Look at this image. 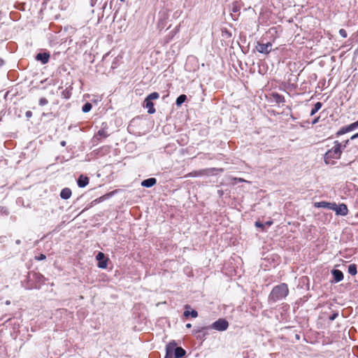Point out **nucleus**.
Returning a JSON list of instances; mask_svg holds the SVG:
<instances>
[{
  "label": "nucleus",
  "instance_id": "f257e3e1",
  "mask_svg": "<svg viewBox=\"0 0 358 358\" xmlns=\"http://www.w3.org/2000/svg\"><path fill=\"white\" fill-rule=\"evenodd\" d=\"M343 151L342 150L341 143L338 141L334 142V146L329 149L324 155V162L327 165H334V159H339Z\"/></svg>",
  "mask_w": 358,
  "mask_h": 358
},
{
  "label": "nucleus",
  "instance_id": "f03ea898",
  "mask_svg": "<svg viewBox=\"0 0 358 358\" xmlns=\"http://www.w3.org/2000/svg\"><path fill=\"white\" fill-rule=\"evenodd\" d=\"M288 294L289 289L286 283H281L272 289L268 296V301L275 303L285 299Z\"/></svg>",
  "mask_w": 358,
  "mask_h": 358
},
{
  "label": "nucleus",
  "instance_id": "7ed1b4c3",
  "mask_svg": "<svg viewBox=\"0 0 358 358\" xmlns=\"http://www.w3.org/2000/svg\"><path fill=\"white\" fill-rule=\"evenodd\" d=\"M185 354L186 351L181 347H177L174 341L166 346L165 358H182Z\"/></svg>",
  "mask_w": 358,
  "mask_h": 358
},
{
  "label": "nucleus",
  "instance_id": "20e7f679",
  "mask_svg": "<svg viewBox=\"0 0 358 358\" xmlns=\"http://www.w3.org/2000/svg\"><path fill=\"white\" fill-rule=\"evenodd\" d=\"M229 327V322L227 320L224 318H220L215 322H214L209 327H199L197 329H195L194 330V333H201L203 332V330L208 329H213L219 331H223L227 329Z\"/></svg>",
  "mask_w": 358,
  "mask_h": 358
},
{
  "label": "nucleus",
  "instance_id": "39448f33",
  "mask_svg": "<svg viewBox=\"0 0 358 358\" xmlns=\"http://www.w3.org/2000/svg\"><path fill=\"white\" fill-rule=\"evenodd\" d=\"M358 128V122L356 121L350 124L342 127L336 133V136L338 137L341 135H343L346 133L354 131Z\"/></svg>",
  "mask_w": 358,
  "mask_h": 358
},
{
  "label": "nucleus",
  "instance_id": "423d86ee",
  "mask_svg": "<svg viewBox=\"0 0 358 358\" xmlns=\"http://www.w3.org/2000/svg\"><path fill=\"white\" fill-rule=\"evenodd\" d=\"M358 128V122L356 121L350 124L342 127L336 133V136L338 137L341 135H343L346 133L354 131Z\"/></svg>",
  "mask_w": 358,
  "mask_h": 358
},
{
  "label": "nucleus",
  "instance_id": "0eeeda50",
  "mask_svg": "<svg viewBox=\"0 0 358 358\" xmlns=\"http://www.w3.org/2000/svg\"><path fill=\"white\" fill-rule=\"evenodd\" d=\"M331 210H334L336 214L338 215H347L348 213V209L345 204L341 203L338 206L335 203H333L332 207H331Z\"/></svg>",
  "mask_w": 358,
  "mask_h": 358
},
{
  "label": "nucleus",
  "instance_id": "6e6552de",
  "mask_svg": "<svg viewBox=\"0 0 358 358\" xmlns=\"http://www.w3.org/2000/svg\"><path fill=\"white\" fill-rule=\"evenodd\" d=\"M272 44L270 42L266 43H258L256 46L257 50L263 54H268L271 51Z\"/></svg>",
  "mask_w": 358,
  "mask_h": 358
},
{
  "label": "nucleus",
  "instance_id": "1a4fd4ad",
  "mask_svg": "<svg viewBox=\"0 0 358 358\" xmlns=\"http://www.w3.org/2000/svg\"><path fill=\"white\" fill-rule=\"evenodd\" d=\"M96 259L98 261V267L101 268H106L107 267V262L108 259L106 258L105 255L99 252L96 256Z\"/></svg>",
  "mask_w": 358,
  "mask_h": 358
},
{
  "label": "nucleus",
  "instance_id": "9d476101",
  "mask_svg": "<svg viewBox=\"0 0 358 358\" xmlns=\"http://www.w3.org/2000/svg\"><path fill=\"white\" fill-rule=\"evenodd\" d=\"M331 274L333 275V280H331V282H338L343 279V273L338 269H333L331 271Z\"/></svg>",
  "mask_w": 358,
  "mask_h": 358
},
{
  "label": "nucleus",
  "instance_id": "9b49d317",
  "mask_svg": "<svg viewBox=\"0 0 358 358\" xmlns=\"http://www.w3.org/2000/svg\"><path fill=\"white\" fill-rule=\"evenodd\" d=\"M36 59L40 61L43 64H47L50 59V54L48 52H40L36 56Z\"/></svg>",
  "mask_w": 358,
  "mask_h": 358
},
{
  "label": "nucleus",
  "instance_id": "f8f14e48",
  "mask_svg": "<svg viewBox=\"0 0 358 358\" xmlns=\"http://www.w3.org/2000/svg\"><path fill=\"white\" fill-rule=\"evenodd\" d=\"M143 106L148 108V113L149 114H153L156 111L154 107V103L149 99L144 100Z\"/></svg>",
  "mask_w": 358,
  "mask_h": 358
},
{
  "label": "nucleus",
  "instance_id": "ddd939ff",
  "mask_svg": "<svg viewBox=\"0 0 358 358\" xmlns=\"http://www.w3.org/2000/svg\"><path fill=\"white\" fill-rule=\"evenodd\" d=\"M78 185L80 187H86L89 183V178L87 176H85L83 175H80L77 180Z\"/></svg>",
  "mask_w": 358,
  "mask_h": 358
},
{
  "label": "nucleus",
  "instance_id": "4468645a",
  "mask_svg": "<svg viewBox=\"0 0 358 358\" xmlns=\"http://www.w3.org/2000/svg\"><path fill=\"white\" fill-rule=\"evenodd\" d=\"M157 183V180L155 178H150L141 182V185L145 187H151Z\"/></svg>",
  "mask_w": 358,
  "mask_h": 358
},
{
  "label": "nucleus",
  "instance_id": "2eb2a0df",
  "mask_svg": "<svg viewBox=\"0 0 358 358\" xmlns=\"http://www.w3.org/2000/svg\"><path fill=\"white\" fill-rule=\"evenodd\" d=\"M71 194H72V192H71V189H69L68 187H65V188L62 189L60 192V196L63 199H69L71 197Z\"/></svg>",
  "mask_w": 358,
  "mask_h": 358
},
{
  "label": "nucleus",
  "instance_id": "dca6fc26",
  "mask_svg": "<svg viewBox=\"0 0 358 358\" xmlns=\"http://www.w3.org/2000/svg\"><path fill=\"white\" fill-rule=\"evenodd\" d=\"M108 136V134L104 128H102L98 131L96 134L94 136V139H97L99 141L101 138H106Z\"/></svg>",
  "mask_w": 358,
  "mask_h": 358
},
{
  "label": "nucleus",
  "instance_id": "f3484780",
  "mask_svg": "<svg viewBox=\"0 0 358 358\" xmlns=\"http://www.w3.org/2000/svg\"><path fill=\"white\" fill-rule=\"evenodd\" d=\"M206 173V171L204 170H200V171H195L189 173L188 174L185 175V178L187 177H199L204 175Z\"/></svg>",
  "mask_w": 358,
  "mask_h": 358
},
{
  "label": "nucleus",
  "instance_id": "a211bd4d",
  "mask_svg": "<svg viewBox=\"0 0 358 358\" xmlns=\"http://www.w3.org/2000/svg\"><path fill=\"white\" fill-rule=\"evenodd\" d=\"M333 203H329L326 201H321L315 203V206L318 208H327L331 209L332 207Z\"/></svg>",
  "mask_w": 358,
  "mask_h": 358
},
{
  "label": "nucleus",
  "instance_id": "6ab92c4d",
  "mask_svg": "<svg viewBox=\"0 0 358 358\" xmlns=\"http://www.w3.org/2000/svg\"><path fill=\"white\" fill-rule=\"evenodd\" d=\"M322 106V103L321 102H317L315 103L313 108H312L310 115H314Z\"/></svg>",
  "mask_w": 358,
  "mask_h": 358
},
{
  "label": "nucleus",
  "instance_id": "aec40b11",
  "mask_svg": "<svg viewBox=\"0 0 358 358\" xmlns=\"http://www.w3.org/2000/svg\"><path fill=\"white\" fill-rule=\"evenodd\" d=\"M187 100V96L185 94L180 95L176 101L177 106H180Z\"/></svg>",
  "mask_w": 358,
  "mask_h": 358
},
{
  "label": "nucleus",
  "instance_id": "412c9836",
  "mask_svg": "<svg viewBox=\"0 0 358 358\" xmlns=\"http://www.w3.org/2000/svg\"><path fill=\"white\" fill-rule=\"evenodd\" d=\"M348 271L350 275H355L357 273V265L355 264H350Z\"/></svg>",
  "mask_w": 358,
  "mask_h": 358
},
{
  "label": "nucleus",
  "instance_id": "4be33fe9",
  "mask_svg": "<svg viewBox=\"0 0 358 358\" xmlns=\"http://www.w3.org/2000/svg\"><path fill=\"white\" fill-rule=\"evenodd\" d=\"M185 317H189V315L194 318L198 316V313L195 310H192V311L185 310L183 313Z\"/></svg>",
  "mask_w": 358,
  "mask_h": 358
},
{
  "label": "nucleus",
  "instance_id": "5701e85b",
  "mask_svg": "<svg viewBox=\"0 0 358 358\" xmlns=\"http://www.w3.org/2000/svg\"><path fill=\"white\" fill-rule=\"evenodd\" d=\"M92 108V103L87 102L83 105V106L82 108V111L85 113H88L91 110Z\"/></svg>",
  "mask_w": 358,
  "mask_h": 358
},
{
  "label": "nucleus",
  "instance_id": "b1692460",
  "mask_svg": "<svg viewBox=\"0 0 358 358\" xmlns=\"http://www.w3.org/2000/svg\"><path fill=\"white\" fill-rule=\"evenodd\" d=\"M159 95L157 92H152L145 99H149L152 101V100L157 99Z\"/></svg>",
  "mask_w": 358,
  "mask_h": 358
},
{
  "label": "nucleus",
  "instance_id": "393cba45",
  "mask_svg": "<svg viewBox=\"0 0 358 358\" xmlns=\"http://www.w3.org/2000/svg\"><path fill=\"white\" fill-rule=\"evenodd\" d=\"M352 152V150L350 149V150H348L345 151V155L348 156V159H350V163L352 162L355 161L357 155H353L352 156H350V153Z\"/></svg>",
  "mask_w": 358,
  "mask_h": 358
},
{
  "label": "nucleus",
  "instance_id": "a878e982",
  "mask_svg": "<svg viewBox=\"0 0 358 358\" xmlns=\"http://www.w3.org/2000/svg\"><path fill=\"white\" fill-rule=\"evenodd\" d=\"M273 97L275 99V101L278 103L284 102L285 101L284 96L277 93L273 94Z\"/></svg>",
  "mask_w": 358,
  "mask_h": 358
},
{
  "label": "nucleus",
  "instance_id": "bb28decb",
  "mask_svg": "<svg viewBox=\"0 0 358 358\" xmlns=\"http://www.w3.org/2000/svg\"><path fill=\"white\" fill-rule=\"evenodd\" d=\"M48 103V101L46 98L42 97L39 99V105L40 106H45Z\"/></svg>",
  "mask_w": 358,
  "mask_h": 358
},
{
  "label": "nucleus",
  "instance_id": "cd10ccee",
  "mask_svg": "<svg viewBox=\"0 0 358 358\" xmlns=\"http://www.w3.org/2000/svg\"><path fill=\"white\" fill-rule=\"evenodd\" d=\"M339 34L343 38H346L348 36L347 31L344 29H341L339 30Z\"/></svg>",
  "mask_w": 358,
  "mask_h": 358
},
{
  "label": "nucleus",
  "instance_id": "c85d7f7f",
  "mask_svg": "<svg viewBox=\"0 0 358 358\" xmlns=\"http://www.w3.org/2000/svg\"><path fill=\"white\" fill-rule=\"evenodd\" d=\"M338 316V312L334 313L332 315H331L329 317V320L333 321Z\"/></svg>",
  "mask_w": 358,
  "mask_h": 358
},
{
  "label": "nucleus",
  "instance_id": "c756f323",
  "mask_svg": "<svg viewBox=\"0 0 358 358\" xmlns=\"http://www.w3.org/2000/svg\"><path fill=\"white\" fill-rule=\"evenodd\" d=\"M350 139H347L345 140V141H343V143H341V147H342V150L343 151L345 150V148H346L347 145L348 144L349 141H350Z\"/></svg>",
  "mask_w": 358,
  "mask_h": 358
},
{
  "label": "nucleus",
  "instance_id": "7c9ffc66",
  "mask_svg": "<svg viewBox=\"0 0 358 358\" xmlns=\"http://www.w3.org/2000/svg\"><path fill=\"white\" fill-rule=\"evenodd\" d=\"M255 227L264 229V224L259 221L255 222Z\"/></svg>",
  "mask_w": 358,
  "mask_h": 358
},
{
  "label": "nucleus",
  "instance_id": "2f4dec72",
  "mask_svg": "<svg viewBox=\"0 0 358 358\" xmlns=\"http://www.w3.org/2000/svg\"><path fill=\"white\" fill-rule=\"evenodd\" d=\"M25 116H26L27 118H30L32 116V112L30 111V110H27L25 113Z\"/></svg>",
  "mask_w": 358,
  "mask_h": 358
},
{
  "label": "nucleus",
  "instance_id": "473e14b6",
  "mask_svg": "<svg viewBox=\"0 0 358 358\" xmlns=\"http://www.w3.org/2000/svg\"><path fill=\"white\" fill-rule=\"evenodd\" d=\"M46 258L45 255L43 254H41L40 256L38 257V260H43Z\"/></svg>",
  "mask_w": 358,
  "mask_h": 358
},
{
  "label": "nucleus",
  "instance_id": "72a5a7b5",
  "mask_svg": "<svg viewBox=\"0 0 358 358\" xmlns=\"http://www.w3.org/2000/svg\"><path fill=\"white\" fill-rule=\"evenodd\" d=\"M356 138H358V133L352 135L351 137H350V140H354V139H356Z\"/></svg>",
  "mask_w": 358,
  "mask_h": 358
},
{
  "label": "nucleus",
  "instance_id": "f704fd0d",
  "mask_svg": "<svg viewBox=\"0 0 358 358\" xmlns=\"http://www.w3.org/2000/svg\"><path fill=\"white\" fill-rule=\"evenodd\" d=\"M319 119L320 117H317V118L314 119L313 121L312 122V124H315L316 123H317L319 122Z\"/></svg>",
  "mask_w": 358,
  "mask_h": 358
},
{
  "label": "nucleus",
  "instance_id": "c9c22d12",
  "mask_svg": "<svg viewBox=\"0 0 358 358\" xmlns=\"http://www.w3.org/2000/svg\"><path fill=\"white\" fill-rule=\"evenodd\" d=\"M201 333L202 332H201ZM198 334H199L198 338H202L206 336V334L204 333L202 335H200V333H198Z\"/></svg>",
  "mask_w": 358,
  "mask_h": 358
},
{
  "label": "nucleus",
  "instance_id": "e433bc0d",
  "mask_svg": "<svg viewBox=\"0 0 358 358\" xmlns=\"http://www.w3.org/2000/svg\"><path fill=\"white\" fill-rule=\"evenodd\" d=\"M60 145L62 146H65L66 145V141H61Z\"/></svg>",
  "mask_w": 358,
  "mask_h": 358
},
{
  "label": "nucleus",
  "instance_id": "4c0bfd02",
  "mask_svg": "<svg viewBox=\"0 0 358 358\" xmlns=\"http://www.w3.org/2000/svg\"><path fill=\"white\" fill-rule=\"evenodd\" d=\"M185 326H186V327H187V329H189V328H191V327H192V324H189V323H187Z\"/></svg>",
  "mask_w": 358,
  "mask_h": 358
},
{
  "label": "nucleus",
  "instance_id": "58836bf2",
  "mask_svg": "<svg viewBox=\"0 0 358 358\" xmlns=\"http://www.w3.org/2000/svg\"><path fill=\"white\" fill-rule=\"evenodd\" d=\"M232 11H233V12H234V13H235V12H237V11H238V8H237L236 7H234V8H232Z\"/></svg>",
  "mask_w": 358,
  "mask_h": 358
},
{
  "label": "nucleus",
  "instance_id": "ea45409f",
  "mask_svg": "<svg viewBox=\"0 0 358 358\" xmlns=\"http://www.w3.org/2000/svg\"><path fill=\"white\" fill-rule=\"evenodd\" d=\"M272 223H273V222H272L271 221H268V222H267L266 224L267 225H271V224H272Z\"/></svg>",
  "mask_w": 358,
  "mask_h": 358
},
{
  "label": "nucleus",
  "instance_id": "a19ab883",
  "mask_svg": "<svg viewBox=\"0 0 358 358\" xmlns=\"http://www.w3.org/2000/svg\"><path fill=\"white\" fill-rule=\"evenodd\" d=\"M20 243H21L20 240H17L15 241V243L17 244V245L20 244Z\"/></svg>",
  "mask_w": 358,
  "mask_h": 358
},
{
  "label": "nucleus",
  "instance_id": "79ce46f5",
  "mask_svg": "<svg viewBox=\"0 0 358 358\" xmlns=\"http://www.w3.org/2000/svg\"><path fill=\"white\" fill-rule=\"evenodd\" d=\"M10 301H6V305H9V304H10Z\"/></svg>",
  "mask_w": 358,
  "mask_h": 358
},
{
  "label": "nucleus",
  "instance_id": "37998d69",
  "mask_svg": "<svg viewBox=\"0 0 358 358\" xmlns=\"http://www.w3.org/2000/svg\"><path fill=\"white\" fill-rule=\"evenodd\" d=\"M92 6H93V2H94V0H91Z\"/></svg>",
  "mask_w": 358,
  "mask_h": 358
},
{
  "label": "nucleus",
  "instance_id": "c03bdc74",
  "mask_svg": "<svg viewBox=\"0 0 358 358\" xmlns=\"http://www.w3.org/2000/svg\"><path fill=\"white\" fill-rule=\"evenodd\" d=\"M357 122H358V120H357Z\"/></svg>",
  "mask_w": 358,
  "mask_h": 358
}]
</instances>
